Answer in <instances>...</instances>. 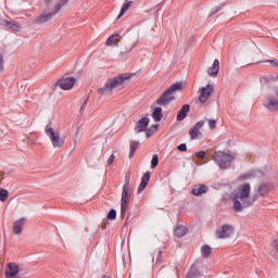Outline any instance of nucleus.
<instances>
[{"instance_id": "35", "label": "nucleus", "mask_w": 278, "mask_h": 278, "mask_svg": "<svg viewBox=\"0 0 278 278\" xmlns=\"http://www.w3.org/2000/svg\"><path fill=\"white\" fill-rule=\"evenodd\" d=\"M210 129H216V119H207Z\"/></svg>"}, {"instance_id": "40", "label": "nucleus", "mask_w": 278, "mask_h": 278, "mask_svg": "<svg viewBox=\"0 0 278 278\" xmlns=\"http://www.w3.org/2000/svg\"><path fill=\"white\" fill-rule=\"evenodd\" d=\"M108 165L110 166L111 164L114 163V154H111V156L108 159Z\"/></svg>"}, {"instance_id": "33", "label": "nucleus", "mask_w": 278, "mask_h": 278, "mask_svg": "<svg viewBox=\"0 0 278 278\" xmlns=\"http://www.w3.org/2000/svg\"><path fill=\"white\" fill-rule=\"evenodd\" d=\"M108 219L109 220H114L116 219V210H111L110 213L108 214Z\"/></svg>"}, {"instance_id": "45", "label": "nucleus", "mask_w": 278, "mask_h": 278, "mask_svg": "<svg viewBox=\"0 0 278 278\" xmlns=\"http://www.w3.org/2000/svg\"><path fill=\"white\" fill-rule=\"evenodd\" d=\"M73 86H75V77H71V88H73Z\"/></svg>"}, {"instance_id": "3", "label": "nucleus", "mask_w": 278, "mask_h": 278, "mask_svg": "<svg viewBox=\"0 0 278 278\" xmlns=\"http://www.w3.org/2000/svg\"><path fill=\"white\" fill-rule=\"evenodd\" d=\"M106 47H118L119 58H124L127 53H131L132 47H129V41L121 42V35H111L105 42Z\"/></svg>"}, {"instance_id": "36", "label": "nucleus", "mask_w": 278, "mask_h": 278, "mask_svg": "<svg viewBox=\"0 0 278 278\" xmlns=\"http://www.w3.org/2000/svg\"><path fill=\"white\" fill-rule=\"evenodd\" d=\"M127 213V203L122 202V210H121V214L122 216H124V214Z\"/></svg>"}, {"instance_id": "22", "label": "nucleus", "mask_w": 278, "mask_h": 278, "mask_svg": "<svg viewBox=\"0 0 278 278\" xmlns=\"http://www.w3.org/2000/svg\"><path fill=\"white\" fill-rule=\"evenodd\" d=\"M270 192V185L268 182H263L258 186V194L261 197H266Z\"/></svg>"}, {"instance_id": "44", "label": "nucleus", "mask_w": 278, "mask_h": 278, "mask_svg": "<svg viewBox=\"0 0 278 278\" xmlns=\"http://www.w3.org/2000/svg\"><path fill=\"white\" fill-rule=\"evenodd\" d=\"M273 247L278 252V238L274 240Z\"/></svg>"}, {"instance_id": "39", "label": "nucleus", "mask_w": 278, "mask_h": 278, "mask_svg": "<svg viewBox=\"0 0 278 278\" xmlns=\"http://www.w3.org/2000/svg\"><path fill=\"white\" fill-rule=\"evenodd\" d=\"M178 150L188 151V147L186 146V143H181L180 146H178Z\"/></svg>"}, {"instance_id": "11", "label": "nucleus", "mask_w": 278, "mask_h": 278, "mask_svg": "<svg viewBox=\"0 0 278 278\" xmlns=\"http://www.w3.org/2000/svg\"><path fill=\"white\" fill-rule=\"evenodd\" d=\"M265 108H267L269 112H278V89L269 96L265 102Z\"/></svg>"}, {"instance_id": "5", "label": "nucleus", "mask_w": 278, "mask_h": 278, "mask_svg": "<svg viewBox=\"0 0 278 278\" xmlns=\"http://www.w3.org/2000/svg\"><path fill=\"white\" fill-rule=\"evenodd\" d=\"M213 160L214 162H216L219 168L225 170V168H229V166H231V163L233 162L235 156L229 152L226 153L224 151H217L214 153Z\"/></svg>"}, {"instance_id": "46", "label": "nucleus", "mask_w": 278, "mask_h": 278, "mask_svg": "<svg viewBox=\"0 0 278 278\" xmlns=\"http://www.w3.org/2000/svg\"><path fill=\"white\" fill-rule=\"evenodd\" d=\"M73 240H74V242H77V232H74Z\"/></svg>"}, {"instance_id": "15", "label": "nucleus", "mask_w": 278, "mask_h": 278, "mask_svg": "<svg viewBox=\"0 0 278 278\" xmlns=\"http://www.w3.org/2000/svg\"><path fill=\"white\" fill-rule=\"evenodd\" d=\"M147 127H149V118L143 117L139 119L135 126V134H142V131H147Z\"/></svg>"}, {"instance_id": "16", "label": "nucleus", "mask_w": 278, "mask_h": 278, "mask_svg": "<svg viewBox=\"0 0 278 278\" xmlns=\"http://www.w3.org/2000/svg\"><path fill=\"white\" fill-rule=\"evenodd\" d=\"M25 223H27V218L22 217L13 224V233H15V236L23 233V225H25Z\"/></svg>"}, {"instance_id": "14", "label": "nucleus", "mask_w": 278, "mask_h": 278, "mask_svg": "<svg viewBox=\"0 0 278 278\" xmlns=\"http://www.w3.org/2000/svg\"><path fill=\"white\" fill-rule=\"evenodd\" d=\"M21 273V267L16 263H9L5 269L7 278H14L16 275Z\"/></svg>"}, {"instance_id": "30", "label": "nucleus", "mask_w": 278, "mask_h": 278, "mask_svg": "<svg viewBox=\"0 0 278 278\" xmlns=\"http://www.w3.org/2000/svg\"><path fill=\"white\" fill-rule=\"evenodd\" d=\"M139 144H140V142H138V141H132L130 143V154H129L130 159L134 157V153H136V150L138 149Z\"/></svg>"}, {"instance_id": "21", "label": "nucleus", "mask_w": 278, "mask_h": 278, "mask_svg": "<svg viewBox=\"0 0 278 278\" xmlns=\"http://www.w3.org/2000/svg\"><path fill=\"white\" fill-rule=\"evenodd\" d=\"M151 179V174L150 173H146L142 176L141 182L138 187V192H142V190H144V188H147V186H149V180Z\"/></svg>"}, {"instance_id": "17", "label": "nucleus", "mask_w": 278, "mask_h": 278, "mask_svg": "<svg viewBox=\"0 0 278 278\" xmlns=\"http://www.w3.org/2000/svg\"><path fill=\"white\" fill-rule=\"evenodd\" d=\"M218 71H220V62H218V60H214L213 65L207 70V74L210 77H217Z\"/></svg>"}, {"instance_id": "37", "label": "nucleus", "mask_w": 278, "mask_h": 278, "mask_svg": "<svg viewBox=\"0 0 278 278\" xmlns=\"http://www.w3.org/2000/svg\"><path fill=\"white\" fill-rule=\"evenodd\" d=\"M160 255H162V252H157L156 256H152V264L160 262Z\"/></svg>"}, {"instance_id": "28", "label": "nucleus", "mask_w": 278, "mask_h": 278, "mask_svg": "<svg viewBox=\"0 0 278 278\" xmlns=\"http://www.w3.org/2000/svg\"><path fill=\"white\" fill-rule=\"evenodd\" d=\"M174 233L177 238H184V236H186V227L185 226H178L175 229Z\"/></svg>"}, {"instance_id": "25", "label": "nucleus", "mask_w": 278, "mask_h": 278, "mask_svg": "<svg viewBox=\"0 0 278 278\" xmlns=\"http://www.w3.org/2000/svg\"><path fill=\"white\" fill-rule=\"evenodd\" d=\"M152 118L156 122L160 123L162 121V108L156 106L153 112H152Z\"/></svg>"}, {"instance_id": "1", "label": "nucleus", "mask_w": 278, "mask_h": 278, "mask_svg": "<svg viewBox=\"0 0 278 278\" xmlns=\"http://www.w3.org/2000/svg\"><path fill=\"white\" fill-rule=\"evenodd\" d=\"M230 200L233 203L235 212H242L245 207L253 205V199L251 198V184L243 182L238 185L230 192Z\"/></svg>"}, {"instance_id": "9", "label": "nucleus", "mask_w": 278, "mask_h": 278, "mask_svg": "<svg viewBox=\"0 0 278 278\" xmlns=\"http://www.w3.org/2000/svg\"><path fill=\"white\" fill-rule=\"evenodd\" d=\"M199 94L200 103H207V101H210V97L214 94V85L208 84L207 86L200 88Z\"/></svg>"}, {"instance_id": "12", "label": "nucleus", "mask_w": 278, "mask_h": 278, "mask_svg": "<svg viewBox=\"0 0 278 278\" xmlns=\"http://www.w3.org/2000/svg\"><path fill=\"white\" fill-rule=\"evenodd\" d=\"M58 87L61 88V90H71V76H67L66 78H61L56 83L52 85V91L55 92L58 90Z\"/></svg>"}, {"instance_id": "6", "label": "nucleus", "mask_w": 278, "mask_h": 278, "mask_svg": "<svg viewBox=\"0 0 278 278\" xmlns=\"http://www.w3.org/2000/svg\"><path fill=\"white\" fill-rule=\"evenodd\" d=\"M67 2L68 0H61L55 5L54 11L52 12L43 11V13L35 20V23H37V25H42V23H48V21H51V18H53V16H55L58 12L62 10V5H66Z\"/></svg>"}, {"instance_id": "38", "label": "nucleus", "mask_w": 278, "mask_h": 278, "mask_svg": "<svg viewBox=\"0 0 278 278\" xmlns=\"http://www.w3.org/2000/svg\"><path fill=\"white\" fill-rule=\"evenodd\" d=\"M197 157H201L203 160V157H205V151H199L195 152Z\"/></svg>"}, {"instance_id": "47", "label": "nucleus", "mask_w": 278, "mask_h": 278, "mask_svg": "<svg viewBox=\"0 0 278 278\" xmlns=\"http://www.w3.org/2000/svg\"><path fill=\"white\" fill-rule=\"evenodd\" d=\"M46 5H49L51 3V0H45Z\"/></svg>"}, {"instance_id": "29", "label": "nucleus", "mask_w": 278, "mask_h": 278, "mask_svg": "<svg viewBox=\"0 0 278 278\" xmlns=\"http://www.w3.org/2000/svg\"><path fill=\"white\" fill-rule=\"evenodd\" d=\"M8 197H10V192L7 189H0V201L5 203L8 201Z\"/></svg>"}, {"instance_id": "48", "label": "nucleus", "mask_w": 278, "mask_h": 278, "mask_svg": "<svg viewBox=\"0 0 278 278\" xmlns=\"http://www.w3.org/2000/svg\"><path fill=\"white\" fill-rule=\"evenodd\" d=\"M104 278H110V276H104Z\"/></svg>"}, {"instance_id": "19", "label": "nucleus", "mask_w": 278, "mask_h": 278, "mask_svg": "<svg viewBox=\"0 0 278 278\" xmlns=\"http://www.w3.org/2000/svg\"><path fill=\"white\" fill-rule=\"evenodd\" d=\"M129 192H131V187L129 186V181H127L123 187L122 203H127L129 201Z\"/></svg>"}, {"instance_id": "41", "label": "nucleus", "mask_w": 278, "mask_h": 278, "mask_svg": "<svg viewBox=\"0 0 278 278\" xmlns=\"http://www.w3.org/2000/svg\"><path fill=\"white\" fill-rule=\"evenodd\" d=\"M3 71V55L0 54V73Z\"/></svg>"}, {"instance_id": "43", "label": "nucleus", "mask_w": 278, "mask_h": 278, "mask_svg": "<svg viewBox=\"0 0 278 278\" xmlns=\"http://www.w3.org/2000/svg\"><path fill=\"white\" fill-rule=\"evenodd\" d=\"M87 103H88V102L85 101V102L83 103V105L80 106V110H79L80 114H84V111L86 110V104H87Z\"/></svg>"}, {"instance_id": "26", "label": "nucleus", "mask_w": 278, "mask_h": 278, "mask_svg": "<svg viewBox=\"0 0 278 278\" xmlns=\"http://www.w3.org/2000/svg\"><path fill=\"white\" fill-rule=\"evenodd\" d=\"M134 1L131 0H126V3L122 7L119 15L117 16V18H121L122 16L125 15V12H127V10H129V8H131Z\"/></svg>"}, {"instance_id": "34", "label": "nucleus", "mask_w": 278, "mask_h": 278, "mask_svg": "<svg viewBox=\"0 0 278 278\" xmlns=\"http://www.w3.org/2000/svg\"><path fill=\"white\" fill-rule=\"evenodd\" d=\"M260 81H261V86H269L270 84V80L267 77H262Z\"/></svg>"}, {"instance_id": "31", "label": "nucleus", "mask_w": 278, "mask_h": 278, "mask_svg": "<svg viewBox=\"0 0 278 278\" xmlns=\"http://www.w3.org/2000/svg\"><path fill=\"white\" fill-rule=\"evenodd\" d=\"M157 164H160V159H159L157 154H154L152 156V161H151V168H155L157 166Z\"/></svg>"}, {"instance_id": "27", "label": "nucleus", "mask_w": 278, "mask_h": 278, "mask_svg": "<svg viewBox=\"0 0 278 278\" xmlns=\"http://www.w3.org/2000/svg\"><path fill=\"white\" fill-rule=\"evenodd\" d=\"M187 278H201V270L197 267H191Z\"/></svg>"}, {"instance_id": "23", "label": "nucleus", "mask_w": 278, "mask_h": 278, "mask_svg": "<svg viewBox=\"0 0 278 278\" xmlns=\"http://www.w3.org/2000/svg\"><path fill=\"white\" fill-rule=\"evenodd\" d=\"M5 27L12 29L13 31H21V24L16 21H4Z\"/></svg>"}, {"instance_id": "18", "label": "nucleus", "mask_w": 278, "mask_h": 278, "mask_svg": "<svg viewBox=\"0 0 278 278\" xmlns=\"http://www.w3.org/2000/svg\"><path fill=\"white\" fill-rule=\"evenodd\" d=\"M207 192V186L205 185H195L193 186V189L191 193L193 197H201V194H205Z\"/></svg>"}, {"instance_id": "10", "label": "nucleus", "mask_w": 278, "mask_h": 278, "mask_svg": "<svg viewBox=\"0 0 278 278\" xmlns=\"http://www.w3.org/2000/svg\"><path fill=\"white\" fill-rule=\"evenodd\" d=\"M251 177H270V168L269 167H263L261 169L252 170L245 175L242 176V179H251Z\"/></svg>"}, {"instance_id": "24", "label": "nucleus", "mask_w": 278, "mask_h": 278, "mask_svg": "<svg viewBox=\"0 0 278 278\" xmlns=\"http://www.w3.org/2000/svg\"><path fill=\"white\" fill-rule=\"evenodd\" d=\"M201 255L202 257H204V260H207V257H210V255H212V247L204 244L201 248Z\"/></svg>"}, {"instance_id": "7", "label": "nucleus", "mask_w": 278, "mask_h": 278, "mask_svg": "<svg viewBox=\"0 0 278 278\" xmlns=\"http://www.w3.org/2000/svg\"><path fill=\"white\" fill-rule=\"evenodd\" d=\"M233 233H236V229L233 226L227 224L216 230V237L219 240H229V238H233Z\"/></svg>"}, {"instance_id": "20", "label": "nucleus", "mask_w": 278, "mask_h": 278, "mask_svg": "<svg viewBox=\"0 0 278 278\" xmlns=\"http://www.w3.org/2000/svg\"><path fill=\"white\" fill-rule=\"evenodd\" d=\"M188 112H190V105L184 104L181 109L178 111L177 121H184V118L188 116Z\"/></svg>"}, {"instance_id": "32", "label": "nucleus", "mask_w": 278, "mask_h": 278, "mask_svg": "<svg viewBox=\"0 0 278 278\" xmlns=\"http://www.w3.org/2000/svg\"><path fill=\"white\" fill-rule=\"evenodd\" d=\"M157 131V124L152 126V128H150L147 132V138H151V136H153V132Z\"/></svg>"}, {"instance_id": "13", "label": "nucleus", "mask_w": 278, "mask_h": 278, "mask_svg": "<svg viewBox=\"0 0 278 278\" xmlns=\"http://www.w3.org/2000/svg\"><path fill=\"white\" fill-rule=\"evenodd\" d=\"M205 126V119L198 122L193 128L189 131L191 140H197L201 138V128Z\"/></svg>"}, {"instance_id": "2", "label": "nucleus", "mask_w": 278, "mask_h": 278, "mask_svg": "<svg viewBox=\"0 0 278 278\" xmlns=\"http://www.w3.org/2000/svg\"><path fill=\"white\" fill-rule=\"evenodd\" d=\"M134 77L131 73L119 74L113 78H109L102 88L98 89V93L101 96L110 94L114 90H123L129 83V79Z\"/></svg>"}, {"instance_id": "4", "label": "nucleus", "mask_w": 278, "mask_h": 278, "mask_svg": "<svg viewBox=\"0 0 278 278\" xmlns=\"http://www.w3.org/2000/svg\"><path fill=\"white\" fill-rule=\"evenodd\" d=\"M184 88V83L172 85L163 94L156 100L157 105H168L175 101L177 92Z\"/></svg>"}, {"instance_id": "42", "label": "nucleus", "mask_w": 278, "mask_h": 278, "mask_svg": "<svg viewBox=\"0 0 278 278\" xmlns=\"http://www.w3.org/2000/svg\"><path fill=\"white\" fill-rule=\"evenodd\" d=\"M268 63L271 64V66L278 67V61L277 60H269Z\"/></svg>"}, {"instance_id": "8", "label": "nucleus", "mask_w": 278, "mask_h": 278, "mask_svg": "<svg viewBox=\"0 0 278 278\" xmlns=\"http://www.w3.org/2000/svg\"><path fill=\"white\" fill-rule=\"evenodd\" d=\"M46 136L50 138L52 147H54V149H58L64 146V141L60 137V134L55 132V129L49 126H46Z\"/></svg>"}]
</instances>
